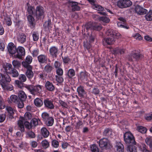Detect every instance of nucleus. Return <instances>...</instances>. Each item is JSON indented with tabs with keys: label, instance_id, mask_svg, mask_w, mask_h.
Returning <instances> with one entry per match:
<instances>
[{
	"label": "nucleus",
	"instance_id": "obj_7",
	"mask_svg": "<svg viewBox=\"0 0 152 152\" xmlns=\"http://www.w3.org/2000/svg\"><path fill=\"white\" fill-rule=\"evenodd\" d=\"M45 10L44 8L40 6H37L34 12V16L38 19L44 18L45 16Z\"/></svg>",
	"mask_w": 152,
	"mask_h": 152
},
{
	"label": "nucleus",
	"instance_id": "obj_44",
	"mask_svg": "<svg viewBox=\"0 0 152 152\" xmlns=\"http://www.w3.org/2000/svg\"><path fill=\"white\" fill-rule=\"evenodd\" d=\"M112 132V130L109 128H106L103 132V135L104 136H108L111 134Z\"/></svg>",
	"mask_w": 152,
	"mask_h": 152
},
{
	"label": "nucleus",
	"instance_id": "obj_13",
	"mask_svg": "<svg viewBox=\"0 0 152 152\" xmlns=\"http://www.w3.org/2000/svg\"><path fill=\"white\" fill-rule=\"evenodd\" d=\"M45 107L48 109H53L54 108L53 101L49 99H46L44 101Z\"/></svg>",
	"mask_w": 152,
	"mask_h": 152
},
{
	"label": "nucleus",
	"instance_id": "obj_4",
	"mask_svg": "<svg viewBox=\"0 0 152 152\" xmlns=\"http://www.w3.org/2000/svg\"><path fill=\"white\" fill-rule=\"evenodd\" d=\"M42 121L48 126H51L53 124L54 120L53 118L50 116L47 112H43L41 115Z\"/></svg>",
	"mask_w": 152,
	"mask_h": 152
},
{
	"label": "nucleus",
	"instance_id": "obj_37",
	"mask_svg": "<svg viewBox=\"0 0 152 152\" xmlns=\"http://www.w3.org/2000/svg\"><path fill=\"white\" fill-rule=\"evenodd\" d=\"M114 51L115 54H116L122 55L125 53V49L117 48L115 49Z\"/></svg>",
	"mask_w": 152,
	"mask_h": 152
},
{
	"label": "nucleus",
	"instance_id": "obj_54",
	"mask_svg": "<svg viewBox=\"0 0 152 152\" xmlns=\"http://www.w3.org/2000/svg\"><path fill=\"white\" fill-rule=\"evenodd\" d=\"M62 76L56 75V80L59 83H62L64 81V79L61 77Z\"/></svg>",
	"mask_w": 152,
	"mask_h": 152
},
{
	"label": "nucleus",
	"instance_id": "obj_14",
	"mask_svg": "<svg viewBox=\"0 0 152 152\" xmlns=\"http://www.w3.org/2000/svg\"><path fill=\"white\" fill-rule=\"evenodd\" d=\"M24 67L26 69L25 75L27 78L30 80L34 76V73L32 71V66H29L28 67Z\"/></svg>",
	"mask_w": 152,
	"mask_h": 152
},
{
	"label": "nucleus",
	"instance_id": "obj_8",
	"mask_svg": "<svg viewBox=\"0 0 152 152\" xmlns=\"http://www.w3.org/2000/svg\"><path fill=\"white\" fill-rule=\"evenodd\" d=\"M101 26L98 23L87 24L85 26V28L87 31L90 30L99 31L102 28Z\"/></svg>",
	"mask_w": 152,
	"mask_h": 152
},
{
	"label": "nucleus",
	"instance_id": "obj_63",
	"mask_svg": "<svg viewBox=\"0 0 152 152\" xmlns=\"http://www.w3.org/2000/svg\"><path fill=\"white\" fill-rule=\"evenodd\" d=\"M39 50L38 49H35L32 52V54L33 57H36L39 54Z\"/></svg>",
	"mask_w": 152,
	"mask_h": 152
},
{
	"label": "nucleus",
	"instance_id": "obj_39",
	"mask_svg": "<svg viewBox=\"0 0 152 152\" xmlns=\"http://www.w3.org/2000/svg\"><path fill=\"white\" fill-rule=\"evenodd\" d=\"M145 141L147 145L152 149V138L151 137H147L145 139Z\"/></svg>",
	"mask_w": 152,
	"mask_h": 152
},
{
	"label": "nucleus",
	"instance_id": "obj_27",
	"mask_svg": "<svg viewBox=\"0 0 152 152\" xmlns=\"http://www.w3.org/2000/svg\"><path fill=\"white\" fill-rule=\"evenodd\" d=\"M41 134L44 138H47L49 135V132L48 129L45 127H42L41 130Z\"/></svg>",
	"mask_w": 152,
	"mask_h": 152
},
{
	"label": "nucleus",
	"instance_id": "obj_25",
	"mask_svg": "<svg viewBox=\"0 0 152 152\" xmlns=\"http://www.w3.org/2000/svg\"><path fill=\"white\" fill-rule=\"evenodd\" d=\"M136 143L135 145L130 144L127 146V150L129 152H137V148Z\"/></svg>",
	"mask_w": 152,
	"mask_h": 152
},
{
	"label": "nucleus",
	"instance_id": "obj_43",
	"mask_svg": "<svg viewBox=\"0 0 152 152\" xmlns=\"http://www.w3.org/2000/svg\"><path fill=\"white\" fill-rule=\"evenodd\" d=\"M33 40L34 41H37L39 39V34L37 32L34 31L32 33Z\"/></svg>",
	"mask_w": 152,
	"mask_h": 152
},
{
	"label": "nucleus",
	"instance_id": "obj_2",
	"mask_svg": "<svg viewBox=\"0 0 152 152\" xmlns=\"http://www.w3.org/2000/svg\"><path fill=\"white\" fill-rule=\"evenodd\" d=\"M24 86L34 96L40 95L42 92L43 88L42 86L39 84L36 85L34 86L25 84Z\"/></svg>",
	"mask_w": 152,
	"mask_h": 152
},
{
	"label": "nucleus",
	"instance_id": "obj_35",
	"mask_svg": "<svg viewBox=\"0 0 152 152\" xmlns=\"http://www.w3.org/2000/svg\"><path fill=\"white\" fill-rule=\"evenodd\" d=\"M68 77L69 78H72L75 75V72L73 69H69L67 73Z\"/></svg>",
	"mask_w": 152,
	"mask_h": 152
},
{
	"label": "nucleus",
	"instance_id": "obj_56",
	"mask_svg": "<svg viewBox=\"0 0 152 152\" xmlns=\"http://www.w3.org/2000/svg\"><path fill=\"white\" fill-rule=\"evenodd\" d=\"M99 20L105 23H108L110 21L109 18L105 17H100L99 18Z\"/></svg>",
	"mask_w": 152,
	"mask_h": 152
},
{
	"label": "nucleus",
	"instance_id": "obj_10",
	"mask_svg": "<svg viewBox=\"0 0 152 152\" xmlns=\"http://www.w3.org/2000/svg\"><path fill=\"white\" fill-rule=\"evenodd\" d=\"M143 56L142 55L133 52L129 55L128 59L130 61H135L139 60Z\"/></svg>",
	"mask_w": 152,
	"mask_h": 152
},
{
	"label": "nucleus",
	"instance_id": "obj_29",
	"mask_svg": "<svg viewBox=\"0 0 152 152\" xmlns=\"http://www.w3.org/2000/svg\"><path fill=\"white\" fill-rule=\"evenodd\" d=\"M6 109L8 113L9 118L11 119L13 118V115L15 110H13L12 108L10 107H6Z\"/></svg>",
	"mask_w": 152,
	"mask_h": 152
},
{
	"label": "nucleus",
	"instance_id": "obj_60",
	"mask_svg": "<svg viewBox=\"0 0 152 152\" xmlns=\"http://www.w3.org/2000/svg\"><path fill=\"white\" fill-rule=\"evenodd\" d=\"M38 76L39 77V78L41 79H43L45 77V74L41 72H39L38 73H37Z\"/></svg>",
	"mask_w": 152,
	"mask_h": 152
},
{
	"label": "nucleus",
	"instance_id": "obj_1",
	"mask_svg": "<svg viewBox=\"0 0 152 152\" xmlns=\"http://www.w3.org/2000/svg\"><path fill=\"white\" fill-rule=\"evenodd\" d=\"M106 33L107 35L113 38L108 37L104 39V41L108 45L112 44L114 42V38L118 39L121 37V35L119 33L112 29L108 30Z\"/></svg>",
	"mask_w": 152,
	"mask_h": 152
},
{
	"label": "nucleus",
	"instance_id": "obj_58",
	"mask_svg": "<svg viewBox=\"0 0 152 152\" xmlns=\"http://www.w3.org/2000/svg\"><path fill=\"white\" fill-rule=\"evenodd\" d=\"M62 59L63 60L64 63L66 64H69V63L70 61V59L68 57H62Z\"/></svg>",
	"mask_w": 152,
	"mask_h": 152
},
{
	"label": "nucleus",
	"instance_id": "obj_28",
	"mask_svg": "<svg viewBox=\"0 0 152 152\" xmlns=\"http://www.w3.org/2000/svg\"><path fill=\"white\" fill-rule=\"evenodd\" d=\"M11 80L10 78L9 75L7 74L5 75L2 76L1 79L0 80V84H1V81L4 82L5 83H7L10 82Z\"/></svg>",
	"mask_w": 152,
	"mask_h": 152
},
{
	"label": "nucleus",
	"instance_id": "obj_18",
	"mask_svg": "<svg viewBox=\"0 0 152 152\" xmlns=\"http://www.w3.org/2000/svg\"><path fill=\"white\" fill-rule=\"evenodd\" d=\"M32 57L29 55L26 58L25 61H23L22 64L23 67H28L31 66L30 65L32 61Z\"/></svg>",
	"mask_w": 152,
	"mask_h": 152
},
{
	"label": "nucleus",
	"instance_id": "obj_46",
	"mask_svg": "<svg viewBox=\"0 0 152 152\" xmlns=\"http://www.w3.org/2000/svg\"><path fill=\"white\" fill-rule=\"evenodd\" d=\"M10 99L12 102L15 103L18 102V101L19 100L18 97L15 95H11L10 97Z\"/></svg>",
	"mask_w": 152,
	"mask_h": 152
},
{
	"label": "nucleus",
	"instance_id": "obj_40",
	"mask_svg": "<svg viewBox=\"0 0 152 152\" xmlns=\"http://www.w3.org/2000/svg\"><path fill=\"white\" fill-rule=\"evenodd\" d=\"M27 11L29 15H33L34 16V9L33 7L28 6Z\"/></svg>",
	"mask_w": 152,
	"mask_h": 152
},
{
	"label": "nucleus",
	"instance_id": "obj_21",
	"mask_svg": "<svg viewBox=\"0 0 152 152\" xmlns=\"http://www.w3.org/2000/svg\"><path fill=\"white\" fill-rule=\"evenodd\" d=\"M1 85L4 89L10 91H12L13 89V86L12 85L8 84V83H6L4 82L1 81Z\"/></svg>",
	"mask_w": 152,
	"mask_h": 152
},
{
	"label": "nucleus",
	"instance_id": "obj_32",
	"mask_svg": "<svg viewBox=\"0 0 152 152\" xmlns=\"http://www.w3.org/2000/svg\"><path fill=\"white\" fill-rule=\"evenodd\" d=\"M34 104L37 107H41L43 104L42 101L39 98H37L34 100Z\"/></svg>",
	"mask_w": 152,
	"mask_h": 152
},
{
	"label": "nucleus",
	"instance_id": "obj_26",
	"mask_svg": "<svg viewBox=\"0 0 152 152\" xmlns=\"http://www.w3.org/2000/svg\"><path fill=\"white\" fill-rule=\"evenodd\" d=\"M77 91L80 97H83L84 95L86 94L83 87L81 86H80L77 88Z\"/></svg>",
	"mask_w": 152,
	"mask_h": 152
},
{
	"label": "nucleus",
	"instance_id": "obj_50",
	"mask_svg": "<svg viewBox=\"0 0 152 152\" xmlns=\"http://www.w3.org/2000/svg\"><path fill=\"white\" fill-rule=\"evenodd\" d=\"M133 37L135 39L138 40H141L142 37L141 35L138 33H136L133 34Z\"/></svg>",
	"mask_w": 152,
	"mask_h": 152
},
{
	"label": "nucleus",
	"instance_id": "obj_6",
	"mask_svg": "<svg viewBox=\"0 0 152 152\" xmlns=\"http://www.w3.org/2000/svg\"><path fill=\"white\" fill-rule=\"evenodd\" d=\"M124 140L126 143L135 145V142L132 134L130 132H126L124 134Z\"/></svg>",
	"mask_w": 152,
	"mask_h": 152
},
{
	"label": "nucleus",
	"instance_id": "obj_34",
	"mask_svg": "<svg viewBox=\"0 0 152 152\" xmlns=\"http://www.w3.org/2000/svg\"><path fill=\"white\" fill-rule=\"evenodd\" d=\"M92 7L93 9L99 11H103L104 10V9L102 7L95 4L92 5Z\"/></svg>",
	"mask_w": 152,
	"mask_h": 152
},
{
	"label": "nucleus",
	"instance_id": "obj_17",
	"mask_svg": "<svg viewBox=\"0 0 152 152\" xmlns=\"http://www.w3.org/2000/svg\"><path fill=\"white\" fill-rule=\"evenodd\" d=\"M69 3L72 8V11H79L80 10V7L78 6V3L75 1H69Z\"/></svg>",
	"mask_w": 152,
	"mask_h": 152
},
{
	"label": "nucleus",
	"instance_id": "obj_16",
	"mask_svg": "<svg viewBox=\"0 0 152 152\" xmlns=\"http://www.w3.org/2000/svg\"><path fill=\"white\" fill-rule=\"evenodd\" d=\"M49 52L50 55L53 58H56L59 53L58 48L55 46H52L50 48Z\"/></svg>",
	"mask_w": 152,
	"mask_h": 152
},
{
	"label": "nucleus",
	"instance_id": "obj_62",
	"mask_svg": "<svg viewBox=\"0 0 152 152\" xmlns=\"http://www.w3.org/2000/svg\"><path fill=\"white\" fill-rule=\"evenodd\" d=\"M24 122V125L25 127L28 129H30L32 127L31 123L30 124L28 121H25Z\"/></svg>",
	"mask_w": 152,
	"mask_h": 152
},
{
	"label": "nucleus",
	"instance_id": "obj_31",
	"mask_svg": "<svg viewBox=\"0 0 152 152\" xmlns=\"http://www.w3.org/2000/svg\"><path fill=\"white\" fill-rule=\"evenodd\" d=\"M116 148L117 152H123L124 151V146L120 142H118L117 143Z\"/></svg>",
	"mask_w": 152,
	"mask_h": 152
},
{
	"label": "nucleus",
	"instance_id": "obj_64",
	"mask_svg": "<svg viewBox=\"0 0 152 152\" xmlns=\"http://www.w3.org/2000/svg\"><path fill=\"white\" fill-rule=\"evenodd\" d=\"M91 45L90 43H88L87 42L84 43V46L88 50L91 47Z\"/></svg>",
	"mask_w": 152,
	"mask_h": 152
},
{
	"label": "nucleus",
	"instance_id": "obj_41",
	"mask_svg": "<svg viewBox=\"0 0 152 152\" xmlns=\"http://www.w3.org/2000/svg\"><path fill=\"white\" fill-rule=\"evenodd\" d=\"M42 146L44 148H47L49 146V143L46 140H43L41 142Z\"/></svg>",
	"mask_w": 152,
	"mask_h": 152
},
{
	"label": "nucleus",
	"instance_id": "obj_22",
	"mask_svg": "<svg viewBox=\"0 0 152 152\" xmlns=\"http://www.w3.org/2000/svg\"><path fill=\"white\" fill-rule=\"evenodd\" d=\"M37 58L40 63H46L47 61V56L45 55L41 54L38 56Z\"/></svg>",
	"mask_w": 152,
	"mask_h": 152
},
{
	"label": "nucleus",
	"instance_id": "obj_23",
	"mask_svg": "<svg viewBox=\"0 0 152 152\" xmlns=\"http://www.w3.org/2000/svg\"><path fill=\"white\" fill-rule=\"evenodd\" d=\"M3 68L4 70V72L10 74L12 69V65L9 63H6L3 66Z\"/></svg>",
	"mask_w": 152,
	"mask_h": 152
},
{
	"label": "nucleus",
	"instance_id": "obj_52",
	"mask_svg": "<svg viewBox=\"0 0 152 152\" xmlns=\"http://www.w3.org/2000/svg\"><path fill=\"white\" fill-rule=\"evenodd\" d=\"M12 64L15 67L17 68L20 67L21 64L18 61L14 60L12 61Z\"/></svg>",
	"mask_w": 152,
	"mask_h": 152
},
{
	"label": "nucleus",
	"instance_id": "obj_47",
	"mask_svg": "<svg viewBox=\"0 0 152 152\" xmlns=\"http://www.w3.org/2000/svg\"><path fill=\"white\" fill-rule=\"evenodd\" d=\"M91 150L92 152H99V148L95 145L94 144L91 145L90 147Z\"/></svg>",
	"mask_w": 152,
	"mask_h": 152
},
{
	"label": "nucleus",
	"instance_id": "obj_20",
	"mask_svg": "<svg viewBox=\"0 0 152 152\" xmlns=\"http://www.w3.org/2000/svg\"><path fill=\"white\" fill-rule=\"evenodd\" d=\"M26 35L23 33L19 34L17 37L18 42L21 44L23 43L26 41Z\"/></svg>",
	"mask_w": 152,
	"mask_h": 152
},
{
	"label": "nucleus",
	"instance_id": "obj_42",
	"mask_svg": "<svg viewBox=\"0 0 152 152\" xmlns=\"http://www.w3.org/2000/svg\"><path fill=\"white\" fill-rule=\"evenodd\" d=\"M137 129L138 132L142 133H145L147 131L146 128L142 126H138Z\"/></svg>",
	"mask_w": 152,
	"mask_h": 152
},
{
	"label": "nucleus",
	"instance_id": "obj_33",
	"mask_svg": "<svg viewBox=\"0 0 152 152\" xmlns=\"http://www.w3.org/2000/svg\"><path fill=\"white\" fill-rule=\"evenodd\" d=\"M53 67L50 65V64H47L45 66L44 71L47 73L50 72L53 69Z\"/></svg>",
	"mask_w": 152,
	"mask_h": 152
},
{
	"label": "nucleus",
	"instance_id": "obj_5",
	"mask_svg": "<svg viewBox=\"0 0 152 152\" xmlns=\"http://www.w3.org/2000/svg\"><path fill=\"white\" fill-rule=\"evenodd\" d=\"M99 146L102 149H106L112 148V144L110 141L106 138L100 140L99 143Z\"/></svg>",
	"mask_w": 152,
	"mask_h": 152
},
{
	"label": "nucleus",
	"instance_id": "obj_24",
	"mask_svg": "<svg viewBox=\"0 0 152 152\" xmlns=\"http://www.w3.org/2000/svg\"><path fill=\"white\" fill-rule=\"evenodd\" d=\"M27 19L29 24L31 28H33L35 26V20L31 15H29L27 16Z\"/></svg>",
	"mask_w": 152,
	"mask_h": 152
},
{
	"label": "nucleus",
	"instance_id": "obj_11",
	"mask_svg": "<svg viewBox=\"0 0 152 152\" xmlns=\"http://www.w3.org/2000/svg\"><path fill=\"white\" fill-rule=\"evenodd\" d=\"M25 50L24 48L22 47L19 46L17 49L16 54L14 55V57L15 58L20 59L23 56L25 55Z\"/></svg>",
	"mask_w": 152,
	"mask_h": 152
},
{
	"label": "nucleus",
	"instance_id": "obj_45",
	"mask_svg": "<svg viewBox=\"0 0 152 152\" xmlns=\"http://www.w3.org/2000/svg\"><path fill=\"white\" fill-rule=\"evenodd\" d=\"M145 18L148 21L152 20V11H149L145 15Z\"/></svg>",
	"mask_w": 152,
	"mask_h": 152
},
{
	"label": "nucleus",
	"instance_id": "obj_48",
	"mask_svg": "<svg viewBox=\"0 0 152 152\" xmlns=\"http://www.w3.org/2000/svg\"><path fill=\"white\" fill-rule=\"evenodd\" d=\"M27 78L26 75L24 74H20L18 77V80L22 82H24L26 80Z\"/></svg>",
	"mask_w": 152,
	"mask_h": 152
},
{
	"label": "nucleus",
	"instance_id": "obj_9",
	"mask_svg": "<svg viewBox=\"0 0 152 152\" xmlns=\"http://www.w3.org/2000/svg\"><path fill=\"white\" fill-rule=\"evenodd\" d=\"M130 0H119L117 2V6L120 8H123L130 7L132 5Z\"/></svg>",
	"mask_w": 152,
	"mask_h": 152
},
{
	"label": "nucleus",
	"instance_id": "obj_30",
	"mask_svg": "<svg viewBox=\"0 0 152 152\" xmlns=\"http://www.w3.org/2000/svg\"><path fill=\"white\" fill-rule=\"evenodd\" d=\"M18 96L19 100L22 101H25L27 98V96L25 93L23 91H19Z\"/></svg>",
	"mask_w": 152,
	"mask_h": 152
},
{
	"label": "nucleus",
	"instance_id": "obj_61",
	"mask_svg": "<svg viewBox=\"0 0 152 152\" xmlns=\"http://www.w3.org/2000/svg\"><path fill=\"white\" fill-rule=\"evenodd\" d=\"M27 135L30 138H34L35 137V135L34 133L32 131H29L28 132Z\"/></svg>",
	"mask_w": 152,
	"mask_h": 152
},
{
	"label": "nucleus",
	"instance_id": "obj_38",
	"mask_svg": "<svg viewBox=\"0 0 152 152\" xmlns=\"http://www.w3.org/2000/svg\"><path fill=\"white\" fill-rule=\"evenodd\" d=\"M43 26L46 30L48 29L51 28L52 26L51 22V20L49 19L48 21H45Z\"/></svg>",
	"mask_w": 152,
	"mask_h": 152
},
{
	"label": "nucleus",
	"instance_id": "obj_12",
	"mask_svg": "<svg viewBox=\"0 0 152 152\" xmlns=\"http://www.w3.org/2000/svg\"><path fill=\"white\" fill-rule=\"evenodd\" d=\"M134 11L135 12L140 15L145 14L148 12L147 10L139 5H137L135 6Z\"/></svg>",
	"mask_w": 152,
	"mask_h": 152
},
{
	"label": "nucleus",
	"instance_id": "obj_36",
	"mask_svg": "<svg viewBox=\"0 0 152 152\" xmlns=\"http://www.w3.org/2000/svg\"><path fill=\"white\" fill-rule=\"evenodd\" d=\"M88 73L86 72H82L80 73L79 77L82 80H86L87 78Z\"/></svg>",
	"mask_w": 152,
	"mask_h": 152
},
{
	"label": "nucleus",
	"instance_id": "obj_59",
	"mask_svg": "<svg viewBox=\"0 0 152 152\" xmlns=\"http://www.w3.org/2000/svg\"><path fill=\"white\" fill-rule=\"evenodd\" d=\"M23 101L19 100L18 101V102L16 103L17 104L18 107L19 108H22L23 107L24 104L23 102Z\"/></svg>",
	"mask_w": 152,
	"mask_h": 152
},
{
	"label": "nucleus",
	"instance_id": "obj_49",
	"mask_svg": "<svg viewBox=\"0 0 152 152\" xmlns=\"http://www.w3.org/2000/svg\"><path fill=\"white\" fill-rule=\"evenodd\" d=\"M38 121H40L39 119L36 118L32 119L31 121L32 127L33 126H35L37 125L38 124Z\"/></svg>",
	"mask_w": 152,
	"mask_h": 152
},
{
	"label": "nucleus",
	"instance_id": "obj_53",
	"mask_svg": "<svg viewBox=\"0 0 152 152\" xmlns=\"http://www.w3.org/2000/svg\"><path fill=\"white\" fill-rule=\"evenodd\" d=\"M10 74H11L13 77H16L18 76L19 74L17 70L15 69L12 70V72Z\"/></svg>",
	"mask_w": 152,
	"mask_h": 152
},
{
	"label": "nucleus",
	"instance_id": "obj_3",
	"mask_svg": "<svg viewBox=\"0 0 152 152\" xmlns=\"http://www.w3.org/2000/svg\"><path fill=\"white\" fill-rule=\"evenodd\" d=\"M32 116L31 114L29 112H26L24 114V118L20 117L18 121L19 129L21 132H23L25 131L23 123L25 121L31 119Z\"/></svg>",
	"mask_w": 152,
	"mask_h": 152
},
{
	"label": "nucleus",
	"instance_id": "obj_55",
	"mask_svg": "<svg viewBox=\"0 0 152 152\" xmlns=\"http://www.w3.org/2000/svg\"><path fill=\"white\" fill-rule=\"evenodd\" d=\"M56 72L57 75L62 76L63 75V71L61 68L56 69Z\"/></svg>",
	"mask_w": 152,
	"mask_h": 152
},
{
	"label": "nucleus",
	"instance_id": "obj_51",
	"mask_svg": "<svg viewBox=\"0 0 152 152\" xmlns=\"http://www.w3.org/2000/svg\"><path fill=\"white\" fill-rule=\"evenodd\" d=\"M15 83L17 86L19 88H22L23 86V82L19 80H16L15 81Z\"/></svg>",
	"mask_w": 152,
	"mask_h": 152
},
{
	"label": "nucleus",
	"instance_id": "obj_15",
	"mask_svg": "<svg viewBox=\"0 0 152 152\" xmlns=\"http://www.w3.org/2000/svg\"><path fill=\"white\" fill-rule=\"evenodd\" d=\"M7 49L8 51L10 54L14 55L16 54V48L13 43L10 42L8 44Z\"/></svg>",
	"mask_w": 152,
	"mask_h": 152
},
{
	"label": "nucleus",
	"instance_id": "obj_19",
	"mask_svg": "<svg viewBox=\"0 0 152 152\" xmlns=\"http://www.w3.org/2000/svg\"><path fill=\"white\" fill-rule=\"evenodd\" d=\"M45 87L48 91H53L55 90V87L52 83L47 81L45 83Z\"/></svg>",
	"mask_w": 152,
	"mask_h": 152
},
{
	"label": "nucleus",
	"instance_id": "obj_57",
	"mask_svg": "<svg viewBox=\"0 0 152 152\" xmlns=\"http://www.w3.org/2000/svg\"><path fill=\"white\" fill-rule=\"evenodd\" d=\"M52 145L53 147L57 148L59 146V142L58 141L53 140L52 141Z\"/></svg>",
	"mask_w": 152,
	"mask_h": 152
}]
</instances>
